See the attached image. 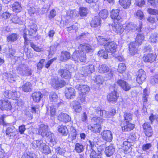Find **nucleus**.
<instances>
[{
    "label": "nucleus",
    "mask_w": 158,
    "mask_h": 158,
    "mask_svg": "<svg viewBox=\"0 0 158 158\" xmlns=\"http://www.w3.org/2000/svg\"><path fill=\"white\" fill-rule=\"evenodd\" d=\"M90 129L94 132L99 133L101 130V127L99 124H95L91 126Z\"/></svg>",
    "instance_id": "f704fd0d"
},
{
    "label": "nucleus",
    "mask_w": 158,
    "mask_h": 158,
    "mask_svg": "<svg viewBox=\"0 0 158 158\" xmlns=\"http://www.w3.org/2000/svg\"><path fill=\"white\" fill-rule=\"evenodd\" d=\"M97 39L98 43L100 45H104L105 46L107 45L108 42H109V39L104 38L102 36H98L97 38Z\"/></svg>",
    "instance_id": "72a5a7b5"
},
{
    "label": "nucleus",
    "mask_w": 158,
    "mask_h": 158,
    "mask_svg": "<svg viewBox=\"0 0 158 158\" xmlns=\"http://www.w3.org/2000/svg\"><path fill=\"white\" fill-rule=\"evenodd\" d=\"M21 88L23 91L26 92H30L32 89V86L30 82H27L23 85Z\"/></svg>",
    "instance_id": "4be33fe9"
},
{
    "label": "nucleus",
    "mask_w": 158,
    "mask_h": 158,
    "mask_svg": "<svg viewBox=\"0 0 158 158\" xmlns=\"http://www.w3.org/2000/svg\"><path fill=\"white\" fill-rule=\"evenodd\" d=\"M75 87L77 89L83 94L88 93L90 90L89 87L88 85L82 84H77Z\"/></svg>",
    "instance_id": "1a4fd4ad"
},
{
    "label": "nucleus",
    "mask_w": 158,
    "mask_h": 158,
    "mask_svg": "<svg viewBox=\"0 0 158 158\" xmlns=\"http://www.w3.org/2000/svg\"><path fill=\"white\" fill-rule=\"evenodd\" d=\"M58 119L61 121L66 123L71 121V118L68 114L61 113L58 116Z\"/></svg>",
    "instance_id": "f3484780"
},
{
    "label": "nucleus",
    "mask_w": 158,
    "mask_h": 158,
    "mask_svg": "<svg viewBox=\"0 0 158 158\" xmlns=\"http://www.w3.org/2000/svg\"><path fill=\"white\" fill-rule=\"evenodd\" d=\"M148 2L154 7H156L158 6V1H156L155 0H148Z\"/></svg>",
    "instance_id": "69168bd1"
},
{
    "label": "nucleus",
    "mask_w": 158,
    "mask_h": 158,
    "mask_svg": "<svg viewBox=\"0 0 158 158\" xmlns=\"http://www.w3.org/2000/svg\"><path fill=\"white\" fill-rule=\"evenodd\" d=\"M81 51L84 52H89L91 50V46L89 44H85L84 45L81 44L80 46Z\"/></svg>",
    "instance_id": "e433bc0d"
},
{
    "label": "nucleus",
    "mask_w": 158,
    "mask_h": 158,
    "mask_svg": "<svg viewBox=\"0 0 158 158\" xmlns=\"http://www.w3.org/2000/svg\"><path fill=\"white\" fill-rule=\"evenodd\" d=\"M92 122L98 123L97 124H101L103 123L105 120L101 118L100 117H94L92 119Z\"/></svg>",
    "instance_id": "8fccbe9b"
},
{
    "label": "nucleus",
    "mask_w": 158,
    "mask_h": 158,
    "mask_svg": "<svg viewBox=\"0 0 158 158\" xmlns=\"http://www.w3.org/2000/svg\"><path fill=\"white\" fill-rule=\"evenodd\" d=\"M88 12L87 8L84 7L80 8L79 14L81 16H86Z\"/></svg>",
    "instance_id": "37998d69"
},
{
    "label": "nucleus",
    "mask_w": 158,
    "mask_h": 158,
    "mask_svg": "<svg viewBox=\"0 0 158 158\" xmlns=\"http://www.w3.org/2000/svg\"><path fill=\"white\" fill-rule=\"evenodd\" d=\"M15 131L16 130L14 127H8L6 131V135L10 138H13L16 135Z\"/></svg>",
    "instance_id": "6ab92c4d"
},
{
    "label": "nucleus",
    "mask_w": 158,
    "mask_h": 158,
    "mask_svg": "<svg viewBox=\"0 0 158 158\" xmlns=\"http://www.w3.org/2000/svg\"><path fill=\"white\" fill-rule=\"evenodd\" d=\"M98 54L99 56H102L105 59H106L108 58V55L103 49H101L98 51Z\"/></svg>",
    "instance_id": "5fc2aeb1"
},
{
    "label": "nucleus",
    "mask_w": 158,
    "mask_h": 158,
    "mask_svg": "<svg viewBox=\"0 0 158 158\" xmlns=\"http://www.w3.org/2000/svg\"><path fill=\"white\" fill-rule=\"evenodd\" d=\"M71 59L77 62H85L86 59L85 53L81 50H75L71 56Z\"/></svg>",
    "instance_id": "20e7f679"
},
{
    "label": "nucleus",
    "mask_w": 158,
    "mask_h": 158,
    "mask_svg": "<svg viewBox=\"0 0 158 158\" xmlns=\"http://www.w3.org/2000/svg\"><path fill=\"white\" fill-rule=\"evenodd\" d=\"M149 39L151 42L155 43L158 41V34L156 32L152 33L150 35Z\"/></svg>",
    "instance_id": "ea45409f"
},
{
    "label": "nucleus",
    "mask_w": 158,
    "mask_h": 158,
    "mask_svg": "<svg viewBox=\"0 0 158 158\" xmlns=\"http://www.w3.org/2000/svg\"><path fill=\"white\" fill-rule=\"evenodd\" d=\"M144 36L140 34H139L136 36L135 38V42L137 44L141 45L142 41L144 40Z\"/></svg>",
    "instance_id": "79ce46f5"
},
{
    "label": "nucleus",
    "mask_w": 158,
    "mask_h": 158,
    "mask_svg": "<svg viewBox=\"0 0 158 158\" xmlns=\"http://www.w3.org/2000/svg\"><path fill=\"white\" fill-rule=\"evenodd\" d=\"M98 142V139L95 137L91 139L89 141V142L90 145L91 149L94 148H93L94 147V146L97 144Z\"/></svg>",
    "instance_id": "09e8293b"
},
{
    "label": "nucleus",
    "mask_w": 158,
    "mask_h": 158,
    "mask_svg": "<svg viewBox=\"0 0 158 158\" xmlns=\"http://www.w3.org/2000/svg\"><path fill=\"white\" fill-rule=\"evenodd\" d=\"M37 30V26L34 23H32L31 24L29 25L27 30H26L24 34L26 35H32L34 33H35Z\"/></svg>",
    "instance_id": "9d476101"
},
{
    "label": "nucleus",
    "mask_w": 158,
    "mask_h": 158,
    "mask_svg": "<svg viewBox=\"0 0 158 158\" xmlns=\"http://www.w3.org/2000/svg\"><path fill=\"white\" fill-rule=\"evenodd\" d=\"M134 125L129 123L124 122L122 127V130L124 131H129L133 130Z\"/></svg>",
    "instance_id": "aec40b11"
},
{
    "label": "nucleus",
    "mask_w": 158,
    "mask_h": 158,
    "mask_svg": "<svg viewBox=\"0 0 158 158\" xmlns=\"http://www.w3.org/2000/svg\"><path fill=\"white\" fill-rule=\"evenodd\" d=\"M12 8L14 11L15 12H19L21 10L20 4L18 2H15L13 4Z\"/></svg>",
    "instance_id": "4c0bfd02"
},
{
    "label": "nucleus",
    "mask_w": 158,
    "mask_h": 158,
    "mask_svg": "<svg viewBox=\"0 0 158 158\" xmlns=\"http://www.w3.org/2000/svg\"><path fill=\"white\" fill-rule=\"evenodd\" d=\"M51 84L53 87L58 89L64 86L65 85V82L64 81L56 77L51 79Z\"/></svg>",
    "instance_id": "39448f33"
},
{
    "label": "nucleus",
    "mask_w": 158,
    "mask_h": 158,
    "mask_svg": "<svg viewBox=\"0 0 158 158\" xmlns=\"http://www.w3.org/2000/svg\"><path fill=\"white\" fill-rule=\"evenodd\" d=\"M119 10L118 9L113 10L110 12V16L112 19H116L117 20H120V16L119 15Z\"/></svg>",
    "instance_id": "5701e85b"
},
{
    "label": "nucleus",
    "mask_w": 158,
    "mask_h": 158,
    "mask_svg": "<svg viewBox=\"0 0 158 158\" xmlns=\"http://www.w3.org/2000/svg\"><path fill=\"white\" fill-rule=\"evenodd\" d=\"M58 131L64 136L66 135L68 133V129L66 126H60L58 127Z\"/></svg>",
    "instance_id": "a19ab883"
},
{
    "label": "nucleus",
    "mask_w": 158,
    "mask_h": 158,
    "mask_svg": "<svg viewBox=\"0 0 158 158\" xmlns=\"http://www.w3.org/2000/svg\"><path fill=\"white\" fill-rule=\"evenodd\" d=\"M70 55L69 52H61L60 59L61 61L66 60L70 58Z\"/></svg>",
    "instance_id": "2f4dec72"
},
{
    "label": "nucleus",
    "mask_w": 158,
    "mask_h": 158,
    "mask_svg": "<svg viewBox=\"0 0 158 158\" xmlns=\"http://www.w3.org/2000/svg\"><path fill=\"white\" fill-rule=\"evenodd\" d=\"M125 29L128 31H134L137 30L136 26L132 22L126 23Z\"/></svg>",
    "instance_id": "c756f323"
},
{
    "label": "nucleus",
    "mask_w": 158,
    "mask_h": 158,
    "mask_svg": "<svg viewBox=\"0 0 158 158\" xmlns=\"http://www.w3.org/2000/svg\"><path fill=\"white\" fill-rule=\"evenodd\" d=\"M117 45L114 41L109 42L106 45L105 49L109 52L114 53L116 51Z\"/></svg>",
    "instance_id": "4468645a"
},
{
    "label": "nucleus",
    "mask_w": 158,
    "mask_h": 158,
    "mask_svg": "<svg viewBox=\"0 0 158 158\" xmlns=\"http://www.w3.org/2000/svg\"><path fill=\"white\" fill-rule=\"evenodd\" d=\"M152 147V144L150 143H147L143 144L142 146V149L143 151L149 150Z\"/></svg>",
    "instance_id": "680f3d73"
},
{
    "label": "nucleus",
    "mask_w": 158,
    "mask_h": 158,
    "mask_svg": "<svg viewBox=\"0 0 158 158\" xmlns=\"http://www.w3.org/2000/svg\"><path fill=\"white\" fill-rule=\"evenodd\" d=\"M56 152L57 153H59L62 156H64L65 150L63 148L60 147H58L56 148Z\"/></svg>",
    "instance_id": "6e6d98bb"
},
{
    "label": "nucleus",
    "mask_w": 158,
    "mask_h": 158,
    "mask_svg": "<svg viewBox=\"0 0 158 158\" xmlns=\"http://www.w3.org/2000/svg\"><path fill=\"white\" fill-rule=\"evenodd\" d=\"M35 154L29 152H27L22 156L21 158H35Z\"/></svg>",
    "instance_id": "a18cd8bd"
},
{
    "label": "nucleus",
    "mask_w": 158,
    "mask_h": 158,
    "mask_svg": "<svg viewBox=\"0 0 158 158\" xmlns=\"http://www.w3.org/2000/svg\"><path fill=\"white\" fill-rule=\"evenodd\" d=\"M145 4V2L144 0H137L135 2L136 5L140 7H142Z\"/></svg>",
    "instance_id": "774afa93"
},
{
    "label": "nucleus",
    "mask_w": 158,
    "mask_h": 158,
    "mask_svg": "<svg viewBox=\"0 0 158 158\" xmlns=\"http://www.w3.org/2000/svg\"><path fill=\"white\" fill-rule=\"evenodd\" d=\"M19 36L16 34H12L7 37V40L8 42H14L18 38Z\"/></svg>",
    "instance_id": "c9c22d12"
},
{
    "label": "nucleus",
    "mask_w": 158,
    "mask_h": 158,
    "mask_svg": "<svg viewBox=\"0 0 158 158\" xmlns=\"http://www.w3.org/2000/svg\"><path fill=\"white\" fill-rule=\"evenodd\" d=\"M75 150L77 152L80 153L84 150L83 146L81 144L77 143L75 145Z\"/></svg>",
    "instance_id": "58836bf2"
},
{
    "label": "nucleus",
    "mask_w": 158,
    "mask_h": 158,
    "mask_svg": "<svg viewBox=\"0 0 158 158\" xmlns=\"http://www.w3.org/2000/svg\"><path fill=\"white\" fill-rule=\"evenodd\" d=\"M94 81L97 84L100 85L102 84L104 80L102 77L98 75L96 76Z\"/></svg>",
    "instance_id": "3c124183"
},
{
    "label": "nucleus",
    "mask_w": 158,
    "mask_h": 158,
    "mask_svg": "<svg viewBox=\"0 0 158 158\" xmlns=\"http://www.w3.org/2000/svg\"><path fill=\"white\" fill-rule=\"evenodd\" d=\"M45 59H42L39 62L37 65V67L38 69H41L43 68L44 65V62Z\"/></svg>",
    "instance_id": "e2e57ef3"
},
{
    "label": "nucleus",
    "mask_w": 158,
    "mask_h": 158,
    "mask_svg": "<svg viewBox=\"0 0 158 158\" xmlns=\"http://www.w3.org/2000/svg\"><path fill=\"white\" fill-rule=\"evenodd\" d=\"M137 82L139 84H142L146 78L145 72L143 70H138L136 74Z\"/></svg>",
    "instance_id": "423d86ee"
},
{
    "label": "nucleus",
    "mask_w": 158,
    "mask_h": 158,
    "mask_svg": "<svg viewBox=\"0 0 158 158\" xmlns=\"http://www.w3.org/2000/svg\"><path fill=\"white\" fill-rule=\"evenodd\" d=\"M42 152L46 155H48L51 152V150L50 149L49 147L46 145L45 144V145L42 146Z\"/></svg>",
    "instance_id": "49530a36"
},
{
    "label": "nucleus",
    "mask_w": 158,
    "mask_h": 158,
    "mask_svg": "<svg viewBox=\"0 0 158 158\" xmlns=\"http://www.w3.org/2000/svg\"><path fill=\"white\" fill-rule=\"evenodd\" d=\"M48 127L47 125L41 124L40 125L39 131L40 135L43 137H46L50 142H53L54 138V134L49 131Z\"/></svg>",
    "instance_id": "f03ea898"
},
{
    "label": "nucleus",
    "mask_w": 158,
    "mask_h": 158,
    "mask_svg": "<svg viewBox=\"0 0 158 158\" xmlns=\"http://www.w3.org/2000/svg\"><path fill=\"white\" fill-rule=\"evenodd\" d=\"M3 75L6 77L8 81L9 82L16 84L15 78L13 77L11 73L6 72L4 73Z\"/></svg>",
    "instance_id": "393cba45"
},
{
    "label": "nucleus",
    "mask_w": 158,
    "mask_h": 158,
    "mask_svg": "<svg viewBox=\"0 0 158 158\" xmlns=\"http://www.w3.org/2000/svg\"><path fill=\"white\" fill-rule=\"evenodd\" d=\"M112 26L113 30L118 34H121L124 31V29L121 24L114 23L112 24Z\"/></svg>",
    "instance_id": "ddd939ff"
},
{
    "label": "nucleus",
    "mask_w": 158,
    "mask_h": 158,
    "mask_svg": "<svg viewBox=\"0 0 158 158\" xmlns=\"http://www.w3.org/2000/svg\"><path fill=\"white\" fill-rule=\"evenodd\" d=\"M70 130L69 137L72 140H73L76 139L77 133L76 130L73 127H71Z\"/></svg>",
    "instance_id": "473e14b6"
},
{
    "label": "nucleus",
    "mask_w": 158,
    "mask_h": 158,
    "mask_svg": "<svg viewBox=\"0 0 158 158\" xmlns=\"http://www.w3.org/2000/svg\"><path fill=\"white\" fill-rule=\"evenodd\" d=\"M12 108L11 103L7 100H0V109L2 110H10Z\"/></svg>",
    "instance_id": "0eeeda50"
},
{
    "label": "nucleus",
    "mask_w": 158,
    "mask_h": 158,
    "mask_svg": "<svg viewBox=\"0 0 158 158\" xmlns=\"http://www.w3.org/2000/svg\"><path fill=\"white\" fill-rule=\"evenodd\" d=\"M144 132L146 135L148 137H151L153 134V131L152 128L144 131Z\"/></svg>",
    "instance_id": "bf43d9fd"
},
{
    "label": "nucleus",
    "mask_w": 158,
    "mask_h": 158,
    "mask_svg": "<svg viewBox=\"0 0 158 158\" xmlns=\"http://www.w3.org/2000/svg\"><path fill=\"white\" fill-rule=\"evenodd\" d=\"M3 95L6 98L16 100L19 98L20 94L19 92L16 91V87H15L12 88L9 90H5Z\"/></svg>",
    "instance_id": "7ed1b4c3"
},
{
    "label": "nucleus",
    "mask_w": 158,
    "mask_h": 158,
    "mask_svg": "<svg viewBox=\"0 0 158 158\" xmlns=\"http://www.w3.org/2000/svg\"><path fill=\"white\" fill-rule=\"evenodd\" d=\"M94 110L98 115H100L104 118H110L114 115L116 113V110L114 109H111L110 112H107L105 110H101L99 107H90L89 110V112L90 114H92L94 113Z\"/></svg>",
    "instance_id": "f257e3e1"
},
{
    "label": "nucleus",
    "mask_w": 158,
    "mask_h": 158,
    "mask_svg": "<svg viewBox=\"0 0 158 158\" xmlns=\"http://www.w3.org/2000/svg\"><path fill=\"white\" fill-rule=\"evenodd\" d=\"M150 82L152 84H158V74L153 76L151 79Z\"/></svg>",
    "instance_id": "13d9d810"
},
{
    "label": "nucleus",
    "mask_w": 158,
    "mask_h": 158,
    "mask_svg": "<svg viewBox=\"0 0 158 158\" xmlns=\"http://www.w3.org/2000/svg\"><path fill=\"white\" fill-rule=\"evenodd\" d=\"M156 58L155 54H146L143 57V60L145 62L152 63L154 61Z\"/></svg>",
    "instance_id": "dca6fc26"
},
{
    "label": "nucleus",
    "mask_w": 158,
    "mask_h": 158,
    "mask_svg": "<svg viewBox=\"0 0 158 158\" xmlns=\"http://www.w3.org/2000/svg\"><path fill=\"white\" fill-rule=\"evenodd\" d=\"M108 15V11L106 9H104L101 11L99 13V16L103 19H106Z\"/></svg>",
    "instance_id": "603ef678"
},
{
    "label": "nucleus",
    "mask_w": 158,
    "mask_h": 158,
    "mask_svg": "<svg viewBox=\"0 0 158 158\" xmlns=\"http://www.w3.org/2000/svg\"><path fill=\"white\" fill-rule=\"evenodd\" d=\"M119 3L124 9L128 8L131 4V0H119Z\"/></svg>",
    "instance_id": "cd10ccee"
},
{
    "label": "nucleus",
    "mask_w": 158,
    "mask_h": 158,
    "mask_svg": "<svg viewBox=\"0 0 158 158\" xmlns=\"http://www.w3.org/2000/svg\"><path fill=\"white\" fill-rule=\"evenodd\" d=\"M102 139L108 142H111L112 139V134L109 130H104L101 133Z\"/></svg>",
    "instance_id": "6e6552de"
},
{
    "label": "nucleus",
    "mask_w": 158,
    "mask_h": 158,
    "mask_svg": "<svg viewBox=\"0 0 158 158\" xmlns=\"http://www.w3.org/2000/svg\"><path fill=\"white\" fill-rule=\"evenodd\" d=\"M11 20L12 22L15 23H18L20 22L19 17L17 15H14Z\"/></svg>",
    "instance_id": "0e129e2a"
},
{
    "label": "nucleus",
    "mask_w": 158,
    "mask_h": 158,
    "mask_svg": "<svg viewBox=\"0 0 158 158\" xmlns=\"http://www.w3.org/2000/svg\"><path fill=\"white\" fill-rule=\"evenodd\" d=\"M119 94L116 91L114 90L107 96L108 101L111 102H116L117 101Z\"/></svg>",
    "instance_id": "f8f14e48"
},
{
    "label": "nucleus",
    "mask_w": 158,
    "mask_h": 158,
    "mask_svg": "<svg viewBox=\"0 0 158 158\" xmlns=\"http://www.w3.org/2000/svg\"><path fill=\"white\" fill-rule=\"evenodd\" d=\"M32 146L35 148H38L39 150H42V146L45 145L43 141L40 140H34L32 143Z\"/></svg>",
    "instance_id": "c85d7f7f"
},
{
    "label": "nucleus",
    "mask_w": 158,
    "mask_h": 158,
    "mask_svg": "<svg viewBox=\"0 0 158 158\" xmlns=\"http://www.w3.org/2000/svg\"><path fill=\"white\" fill-rule=\"evenodd\" d=\"M137 45L133 42H131L129 46V52L130 55H134L137 52Z\"/></svg>",
    "instance_id": "412c9836"
},
{
    "label": "nucleus",
    "mask_w": 158,
    "mask_h": 158,
    "mask_svg": "<svg viewBox=\"0 0 158 158\" xmlns=\"http://www.w3.org/2000/svg\"><path fill=\"white\" fill-rule=\"evenodd\" d=\"M124 122L129 123L132 118V115L130 113H126L124 115Z\"/></svg>",
    "instance_id": "c03bdc74"
},
{
    "label": "nucleus",
    "mask_w": 158,
    "mask_h": 158,
    "mask_svg": "<svg viewBox=\"0 0 158 158\" xmlns=\"http://www.w3.org/2000/svg\"><path fill=\"white\" fill-rule=\"evenodd\" d=\"M60 76L65 78H68L71 77V73L68 70H60L59 72Z\"/></svg>",
    "instance_id": "7c9ffc66"
},
{
    "label": "nucleus",
    "mask_w": 158,
    "mask_h": 158,
    "mask_svg": "<svg viewBox=\"0 0 158 158\" xmlns=\"http://www.w3.org/2000/svg\"><path fill=\"white\" fill-rule=\"evenodd\" d=\"M32 96L34 101L39 102L43 98V95L40 92H35L32 94Z\"/></svg>",
    "instance_id": "b1692460"
},
{
    "label": "nucleus",
    "mask_w": 158,
    "mask_h": 158,
    "mask_svg": "<svg viewBox=\"0 0 158 158\" xmlns=\"http://www.w3.org/2000/svg\"><path fill=\"white\" fill-rule=\"evenodd\" d=\"M73 108L76 112H79L81 110V106L79 102L77 101H74L73 102Z\"/></svg>",
    "instance_id": "de8ad7c7"
},
{
    "label": "nucleus",
    "mask_w": 158,
    "mask_h": 158,
    "mask_svg": "<svg viewBox=\"0 0 158 158\" xmlns=\"http://www.w3.org/2000/svg\"><path fill=\"white\" fill-rule=\"evenodd\" d=\"M143 127L144 131L152 128L150 123L148 122L145 123L143 124Z\"/></svg>",
    "instance_id": "338daca9"
},
{
    "label": "nucleus",
    "mask_w": 158,
    "mask_h": 158,
    "mask_svg": "<svg viewBox=\"0 0 158 158\" xmlns=\"http://www.w3.org/2000/svg\"><path fill=\"white\" fill-rule=\"evenodd\" d=\"M100 19L98 16H95L92 19L90 22V25L92 27H96L100 24Z\"/></svg>",
    "instance_id": "a878e982"
},
{
    "label": "nucleus",
    "mask_w": 158,
    "mask_h": 158,
    "mask_svg": "<svg viewBox=\"0 0 158 158\" xmlns=\"http://www.w3.org/2000/svg\"><path fill=\"white\" fill-rule=\"evenodd\" d=\"M148 12L150 14L156 15H158V10L152 9V8H148L147 9Z\"/></svg>",
    "instance_id": "4d7b16f0"
},
{
    "label": "nucleus",
    "mask_w": 158,
    "mask_h": 158,
    "mask_svg": "<svg viewBox=\"0 0 158 158\" xmlns=\"http://www.w3.org/2000/svg\"><path fill=\"white\" fill-rule=\"evenodd\" d=\"M58 96L54 92H51L50 94L49 98L51 101L55 102L57 99Z\"/></svg>",
    "instance_id": "864d4df0"
},
{
    "label": "nucleus",
    "mask_w": 158,
    "mask_h": 158,
    "mask_svg": "<svg viewBox=\"0 0 158 158\" xmlns=\"http://www.w3.org/2000/svg\"><path fill=\"white\" fill-rule=\"evenodd\" d=\"M65 94L66 97L68 99L74 98L76 95L75 89L73 88H67L65 91Z\"/></svg>",
    "instance_id": "2eb2a0df"
},
{
    "label": "nucleus",
    "mask_w": 158,
    "mask_h": 158,
    "mask_svg": "<svg viewBox=\"0 0 158 158\" xmlns=\"http://www.w3.org/2000/svg\"><path fill=\"white\" fill-rule=\"evenodd\" d=\"M90 158H101L102 155V152L95 151L94 148L91 149Z\"/></svg>",
    "instance_id": "bb28decb"
},
{
    "label": "nucleus",
    "mask_w": 158,
    "mask_h": 158,
    "mask_svg": "<svg viewBox=\"0 0 158 158\" xmlns=\"http://www.w3.org/2000/svg\"><path fill=\"white\" fill-rule=\"evenodd\" d=\"M135 15L139 19H142L144 18L143 14L141 10H138L136 12Z\"/></svg>",
    "instance_id": "052dcab7"
},
{
    "label": "nucleus",
    "mask_w": 158,
    "mask_h": 158,
    "mask_svg": "<svg viewBox=\"0 0 158 158\" xmlns=\"http://www.w3.org/2000/svg\"><path fill=\"white\" fill-rule=\"evenodd\" d=\"M115 152V148L112 144H110L106 147L105 151V153L107 157L112 156Z\"/></svg>",
    "instance_id": "a211bd4d"
},
{
    "label": "nucleus",
    "mask_w": 158,
    "mask_h": 158,
    "mask_svg": "<svg viewBox=\"0 0 158 158\" xmlns=\"http://www.w3.org/2000/svg\"><path fill=\"white\" fill-rule=\"evenodd\" d=\"M117 83L125 91H128L131 88V85L123 80H118L117 81Z\"/></svg>",
    "instance_id": "9b49d317"
}]
</instances>
